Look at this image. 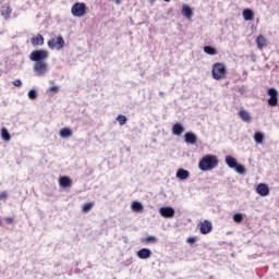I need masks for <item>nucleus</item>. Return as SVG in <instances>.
Segmentation results:
<instances>
[{
  "label": "nucleus",
  "instance_id": "f257e3e1",
  "mask_svg": "<svg viewBox=\"0 0 279 279\" xmlns=\"http://www.w3.org/2000/svg\"><path fill=\"white\" fill-rule=\"evenodd\" d=\"M219 165V159L215 155H206L198 162V169L201 171H210Z\"/></svg>",
  "mask_w": 279,
  "mask_h": 279
},
{
  "label": "nucleus",
  "instance_id": "f03ea898",
  "mask_svg": "<svg viewBox=\"0 0 279 279\" xmlns=\"http://www.w3.org/2000/svg\"><path fill=\"white\" fill-rule=\"evenodd\" d=\"M48 58H49V51L45 49L34 50L29 54V60L35 63L45 62V60H47Z\"/></svg>",
  "mask_w": 279,
  "mask_h": 279
},
{
  "label": "nucleus",
  "instance_id": "7ed1b4c3",
  "mask_svg": "<svg viewBox=\"0 0 279 279\" xmlns=\"http://www.w3.org/2000/svg\"><path fill=\"white\" fill-rule=\"evenodd\" d=\"M226 73H227L226 64L215 63L213 65L211 75H213L214 80H218V81L225 80Z\"/></svg>",
  "mask_w": 279,
  "mask_h": 279
},
{
  "label": "nucleus",
  "instance_id": "20e7f679",
  "mask_svg": "<svg viewBox=\"0 0 279 279\" xmlns=\"http://www.w3.org/2000/svg\"><path fill=\"white\" fill-rule=\"evenodd\" d=\"M33 71L37 77H45L49 73V64L46 61L34 63Z\"/></svg>",
  "mask_w": 279,
  "mask_h": 279
},
{
  "label": "nucleus",
  "instance_id": "39448f33",
  "mask_svg": "<svg viewBox=\"0 0 279 279\" xmlns=\"http://www.w3.org/2000/svg\"><path fill=\"white\" fill-rule=\"evenodd\" d=\"M86 10H87V7H86V3L84 2H76L71 8L72 14L77 19H82V16L86 14Z\"/></svg>",
  "mask_w": 279,
  "mask_h": 279
},
{
  "label": "nucleus",
  "instance_id": "423d86ee",
  "mask_svg": "<svg viewBox=\"0 0 279 279\" xmlns=\"http://www.w3.org/2000/svg\"><path fill=\"white\" fill-rule=\"evenodd\" d=\"M268 98V106H271L275 108V106H278V89L270 87L267 90Z\"/></svg>",
  "mask_w": 279,
  "mask_h": 279
},
{
  "label": "nucleus",
  "instance_id": "0eeeda50",
  "mask_svg": "<svg viewBox=\"0 0 279 279\" xmlns=\"http://www.w3.org/2000/svg\"><path fill=\"white\" fill-rule=\"evenodd\" d=\"M159 215H161L163 219H173L175 217V209L170 206L160 207Z\"/></svg>",
  "mask_w": 279,
  "mask_h": 279
},
{
  "label": "nucleus",
  "instance_id": "6e6552de",
  "mask_svg": "<svg viewBox=\"0 0 279 279\" xmlns=\"http://www.w3.org/2000/svg\"><path fill=\"white\" fill-rule=\"evenodd\" d=\"M198 226L201 234H210V232H213V222L208 220H204Z\"/></svg>",
  "mask_w": 279,
  "mask_h": 279
},
{
  "label": "nucleus",
  "instance_id": "1a4fd4ad",
  "mask_svg": "<svg viewBox=\"0 0 279 279\" xmlns=\"http://www.w3.org/2000/svg\"><path fill=\"white\" fill-rule=\"evenodd\" d=\"M256 193L260 197H267V195H269L270 193L269 185H267L266 183H259L256 187Z\"/></svg>",
  "mask_w": 279,
  "mask_h": 279
},
{
  "label": "nucleus",
  "instance_id": "9d476101",
  "mask_svg": "<svg viewBox=\"0 0 279 279\" xmlns=\"http://www.w3.org/2000/svg\"><path fill=\"white\" fill-rule=\"evenodd\" d=\"M137 258L141 260H147V258H151V250L144 247L137 251L136 253Z\"/></svg>",
  "mask_w": 279,
  "mask_h": 279
},
{
  "label": "nucleus",
  "instance_id": "9b49d317",
  "mask_svg": "<svg viewBox=\"0 0 279 279\" xmlns=\"http://www.w3.org/2000/svg\"><path fill=\"white\" fill-rule=\"evenodd\" d=\"M184 142L187 145H196L197 144V135L193 132H186L184 134Z\"/></svg>",
  "mask_w": 279,
  "mask_h": 279
},
{
  "label": "nucleus",
  "instance_id": "f8f14e48",
  "mask_svg": "<svg viewBox=\"0 0 279 279\" xmlns=\"http://www.w3.org/2000/svg\"><path fill=\"white\" fill-rule=\"evenodd\" d=\"M71 184H73V181L68 175L59 178V186H61V189H69Z\"/></svg>",
  "mask_w": 279,
  "mask_h": 279
},
{
  "label": "nucleus",
  "instance_id": "ddd939ff",
  "mask_svg": "<svg viewBox=\"0 0 279 279\" xmlns=\"http://www.w3.org/2000/svg\"><path fill=\"white\" fill-rule=\"evenodd\" d=\"M190 177H191V172H189V170L184 168L178 169L175 173V178H178L179 180H189Z\"/></svg>",
  "mask_w": 279,
  "mask_h": 279
},
{
  "label": "nucleus",
  "instance_id": "4468645a",
  "mask_svg": "<svg viewBox=\"0 0 279 279\" xmlns=\"http://www.w3.org/2000/svg\"><path fill=\"white\" fill-rule=\"evenodd\" d=\"M33 47H43L45 45V37L41 34H38L36 37L31 39Z\"/></svg>",
  "mask_w": 279,
  "mask_h": 279
},
{
  "label": "nucleus",
  "instance_id": "2eb2a0df",
  "mask_svg": "<svg viewBox=\"0 0 279 279\" xmlns=\"http://www.w3.org/2000/svg\"><path fill=\"white\" fill-rule=\"evenodd\" d=\"M184 132V125L182 123L177 122L172 126V134L174 136H182V133Z\"/></svg>",
  "mask_w": 279,
  "mask_h": 279
},
{
  "label": "nucleus",
  "instance_id": "dca6fc26",
  "mask_svg": "<svg viewBox=\"0 0 279 279\" xmlns=\"http://www.w3.org/2000/svg\"><path fill=\"white\" fill-rule=\"evenodd\" d=\"M181 13L185 19H192L193 17V9L189 4H183L181 9Z\"/></svg>",
  "mask_w": 279,
  "mask_h": 279
},
{
  "label": "nucleus",
  "instance_id": "f3484780",
  "mask_svg": "<svg viewBox=\"0 0 279 279\" xmlns=\"http://www.w3.org/2000/svg\"><path fill=\"white\" fill-rule=\"evenodd\" d=\"M225 162L229 169H234L236 167V165H239V161H236V158H234L230 155L226 156Z\"/></svg>",
  "mask_w": 279,
  "mask_h": 279
},
{
  "label": "nucleus",
  "instance_id": "a211bd4d",
  "mask_svg": "<svg viewBox=\"0 0 279 279\" xmlns=\"http://www.w3.org/2000/svg\"><path fill=\"white\" fill-rule=\"evenodd\" d=\"M238 117H240L244 123L252 122V116L247 112V110H240Z\"/></svg>",
  "mask_w": 279,
  "mask_h": 279
},
{
  "label": "nucleus",
  "instance_id": "6ab92c4d",
  "mask_svg": "<svg viewBox=\"0 0 279 279\" xmlns=\"http://www.w3.org/2000/svg\"><path fill=\"white\" fill-rule=\"evenodd\" d=\"M242 16L244 21H254V11L252 9H244Z\"/></svg>",
  "mask_w": 279,
  "mask_h": 279
},
{
  "label": "nucleus",
  "instance_id": "aec40b11",
  "mask_svg": "<svg viewBox=\"0 0 279 279\" xmlns=\"http://www.w3.org/2000/svg\"><path fill=\"white\" fill-rule=\"evenodd\" d=\"M59 136L61 138H71V136H73V131L69 128H63L60 130Z\"/></svg>",
  "mask_w": 279,
  "mask_h": 279
},
{
  "label": "nucleus",
  "instance_id": "412c9836",
  "mask_svg": "<svg viewBox=\"0 0 279 279\" xmlns=\"http://www.w3.org/2000/svg\"><path fill=\"white\" fill-rule=\"evenodd\" d=\"M253 138L257 145H263V141H265V133L257 131L254 133Z\"/></svg>",
  "mask_w": 279,
  "mask_h": 279
},
{
  "label": "nucleus",
  "instance_id": "4be33fe9",
  "mask_svg": "<svg viewBox=\"0 0 279 279\" xmlns=\"http://www.w3.org/2000/svg\"><path fill=\"white\" fill-rule=\"evenodd\" d=\"M144 208L145 207L143 206V203H141V202L134 201L131 204V209L133 210V213H143Z\"/></svg>",
  "mask_w": 279,
  "mask_h": 279
},
{
  "label": "nucleus",
  "instance_id": "5701e85b",
  "mask_svg": "<svg viewBox=\"0 0 279 279\" xmlns=\"http://www.w3.org/2000/svg\"><path fill=\"white\" fill-rule=\"evenodd\" d=\"M256 45L259 49L267 47V39L263 35H258L256 38Z\"/></svg>",
  "mask_w": 279,
  "mask_h": 279
},
{
  "label": "nucleus",
  "instance_id": "b1692460",
  "mask_svg": "<svg viewBox=\"0 0 279 279\" xmlns=\"http://www.w3.org/2000/svg\"><path fill=\"white\" fill-rule=\"evenodd\" d=\"M54 44L58 51H60V49H64V38H62V36H58L57 39H54Z\"/></svg>",
  "mask_w": 279,
  "mask_h": 279
},
{
  "label": "nucleus",
  "instance_id": "393cba45",
  "mask_svg": "<svg viewBox=\"0 0 279 279\" xmlns=\"http://www.w3.org/2000/svg\"><path fill=\"white\" fill-rule=\"evenodd\" d=\"M1 138L2 141H7V142L12 140V136L10 135V132L8 131V129L5 128L1 129Z\"/></svg>",
  "mask_w": 279,
  "mask_h": 279
},
{
  "label": "nucleus",
  "instance_id": "a878e982",
  "mask_svg": "<svg viewBox=\"0 0 279 279\" xmlns=\"http://www.w3.org/2000/svg\"><path fill=\"white\" fill-rule=\"evenodd\" d=\"M1 14H2V16H5L7 19L10 17V15L12 14V7H10V5L2 7Z\"/></svg>",
  "mask_w": 279,
  "mask_h": 279
},
{
  "label": "nucleus",
  "instance_id": "bb28decb",
  "mask_svg": "<svg viewBox=\"0 0 279 279\" xmlns=\"http://www.w3.org/2000/svg\"><path fill=\"white\" fill-rule=\"evenodd\" d=\"M203 49L207 56H217V49L213 46H205Z\"/></svg>",
  "mask_w": 279,
  "mask_h": 279
},
{
  "label": "nucleus",
  "instance_id": "cd10ccee",
  "mask_svg": "<svg viewBox=\"0 0 279 279\" xmlns=\"http://www.w3.org/2000/svg\"><path fill=\"white\" fill-rule=\"evenodd\" d=\"M236 173H240V175H243L245 173V166L241 163H236V166L233 168Z\"/></svg>",
  "mask_w": 279,
  "mask_h": 279
},
{
  "label": "nucleus",
  "instance_id": "c85d7f7f",
  "mask_svg": "<svg viewBox=\"0 0 279 279\" xmlns=\"http://www.w3.org/2000/svg\"><path fill=\"white\" fill-rule=\"evenodd\" d=\"M232 219L235 223H243V219H244L243 214L241 213L234 214Z\"/></svg>",
  "mask_w": 279,
  "mask_h": 279
},
{
  "label": "nucleus",
  "instance_id": "c756f323",
  "mask_svg": "<svg viewBox=\"0 0 279 279\" xmlns=\"http://www.w3.org/2000/svg\"><path fill=\"white\" fill-rule=\"evenodd\" d=\"M158 241V238L155 235H148L144 240H142V243H156Z\"/></svg>",
  "mask_w": 279,
  "mask_h": 279
},
{
  "label": "nucleus",
  "instance_id": "7c9ffc66",
  "mask_svg": "<svg viewBox=\"0 0 279 279\" xmlns=\"http://www.w3.org/2000/svg\"><path fill=\"white\" fill-rule=\"evenodd\" d=\"M117 121L119 122L120 125H125V123H128V117L123 114H119L117 117Z\"/></svg>",
  "mask_w": 279,
  "mask_h": 279
},
{
  "label": "nucleus",
  "instance_id": "2f4dec72",
  "mask_svg": "<svg viewBox=\"0 0 279 279\" xmlns=\"http://www.w3.org/2000/svg\"><path fill=\"white\" fill-rule=\"evenodd\" d=\"M28 99H32L33 101L38 99V92H36V89H31L28 92Z\"/></svg>",
  "mask_w": 279,
  "mask_h": 279
},
{
  "label": "nucleus",
  "instance_id": "473e14b6",
  "mask_svg": "<svg viewBox=\"0 0 279 279\" xmlns=\"http://www.w3.org/2000/svg\"><path fill=\"white\" fill-rule=\"evenodd\" d=\"M82 210L84 213H90V210H93V203H85L82 207Z\"/></svg>",
  "mask_w": 279,
  "mask_h": 279
},
{
  "label": "nucleus",
  "instance_id": "72a5a7b5",
  "mask_svg": "<svg viewBox=\"0 0 279 279\" xmlns=\"http://www.w3.org/2000/svg\"><path fill=\"white\" fill-rule=\"evenodd\" d=\"M48 93H60V87L59 86H51L48 88Z\"/></svg>",
  "mask_w": 279,
  "mask_h": 279
},
{
  "label": "nucleus",
  "instance_id": "f704fd0d",
  "mask_svg": "<svg viewBox=\"0 0 279 279\" xmlns=\"http://www.w3.org/2000/svg\"><path fill=\"white\" fill-rule=\"evenodd\" d=\"M49 49H56V38H52L48 41Z\"/></svg>",
  "mask_w": 279,
  "mask_h": 279
},
{
  "label": "nucleus",
  "instance_id": "c9c22d12",
  "mask_svg": "<svg viewBox=\"0 0 279 279\" xmlns=\"http://www.w3.org/2000/svg\"><path fill=\"white\" fill-rule=\"evenodd\" d=\"M13 86H16V88H21V86H23V82L21 81V78L13 81Z\"/></svg>",
  "mask_w": 279,
  "mask_h": 279
},
{
  "label": "nucleus",
  "instance_id": "e433bc0d",
  "mask_svg": "<svg viewBox=\"0 0 279 279\" xmlns=\"http://www.w3.org/2000/svg\"><path fill=\"white\" fill-rule=\"evenodd\" d=\"M8 198V192H1L0 193V202Z\"/></svg>",
  "mask_w": 279,
  "mask_h": 279
},
{
  "label": "nucleus",
  "instance_id": "4c0bfd02",
  "mask_svg": "<svg viewBox=\"0 0 279 279\" xmlns=\"http://www.w3.org/2000/svg\"><path fill=\"white\" fill-rule=\"evenodd\" d=\"M196 239L195 238H189L187 239V243H190V245H193V243H195Z\"/></svg>",
  "mask_w": 279,
  "mask_h": 279
},
{
  "label": "nucleus",
  "instance_id": "58836bf2",
  "mask_svg": "<svg viewBox=\"0 0 279 279\" xmlns=\"http://www.w3.org/2000/svg\"><path fill=\"white\" fill-rule=\"evenodd\" d=\"M7 221H8V223H12L14 221V218L9 217V218H7Z\"/></svg>",
  "mask_w": 279,
  "mask_h": 279
},
{
  "label": "nucleus",
  "instance_id": "ea45409f",
  "mask_svg": "<svg viewBox=\"0 0 279 279\" xmlns=\"http://www.w3.org/2000/svg\"><path fill=\"white\" fill-rule=\"evenodd\" d=\"M114 3H116L117 5H121V0H114Z\"/></svg>",
  "mask_w": 279,
  "mask_h": 279
},
{
  "label": "nucleus",
  "instance_id": "a19ab883",
  "mask_svg": "<svg viewBox=\"0 0 279 279\" xmlns=\"http://www.w3.org/2000/svg\"><path fill=\"white\" fill-rule=\"evenodd\" d=\"M150 1V3H156V0H149Z\"/></svg>",
  "mask_w": 279,
  "mask_h": 279
},
{
  "label": "nucleus",
  "instance_id": "79ce46f5",
  "mask_svg": "<svg viewBox=\"0 0 279 279\" xmlns=\"http://www.w3.org/2000/svg\"><path fill=\"white\" fill-rule=\"evenodd\" d=\"M159 95L162 96V95H165V93L160 92Z\"/></svg>",
  "mask_w": 279,
  "mask_h": 279
},
{
  "label": "nucleus",
  "instance_id": "37998d69",
  "mask_svg": "<svg viewBox=\"0 0 279 279\" xmlns=\"http://www.w3.org/2000/svg\"><path fill=\"white\" fill-rule=\"evenodd\" d=\"M209 279H215V277L214 276H209Z\"/></svg>",
  "mask_w": 279,
  "mask_h": 279
},
{
  "label": "nucleus",
  "instance_id": "c03bdc74",
  "mask_svg": "<svg viewBox=\"0 0 279 279\" xmlns=\"http://www.w3.org/2000/svg\"><path fill=\"white\" fill-rule=\"evenodd\" d=\"M163 1H166V3H169V1H171V0H163Z\"/></svg>",
  "mask_w": 279,
  "mask_h": 279
},
{
  "label": "nucleus",
  "instance_id": "a18cd8bd",
  "mask_svg": "<svg viewBox=\"0 0 279 279\" xmlns=\"http://www.w3.org/2000/svg\"><path fill=\"white\" fill-rule=\"evenodd\" d=\"M54 82L53 81H50V84H53Z\"/></svg>",
  "mask_w": 279,
  "mask_h": 279
},
{
  "label": "nucleus",
  "instance_id": "49530a36",
  "mask_svg": "<svg viewBox=\"0 0 279 279\" xmlns=\"http://www.w3.org/2000/svg\"><path fill=\"white\" fill-rule=\"evenodd\" d=\"M0 226H1V220H0Z\"/></svg>",
  "mask_w": 279,
  "mask_h": 279
}]
</instances>
